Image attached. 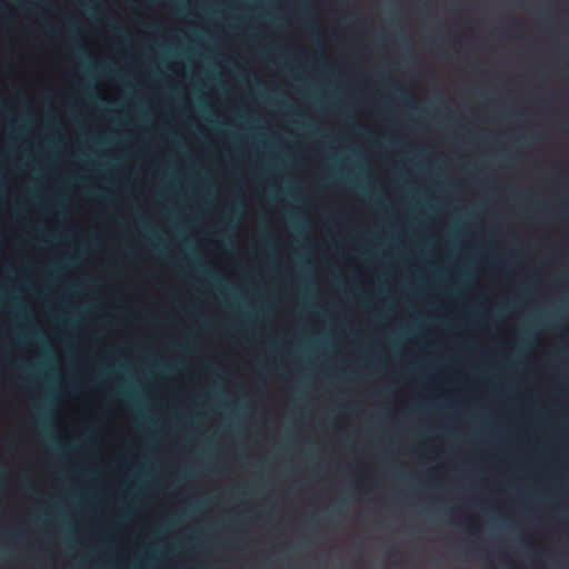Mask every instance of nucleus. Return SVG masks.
<instances>
[{
    "instance_id": "nucleus-4",
    "label": "nucleus",
    "mask_w": 569,
    "mask_h": 569,
    "mask_svg": "<svg viewBox=\"0 0 569 569\" xmlns=\"http://www.w3.org/2000/svg\"><path fill=\"white\" fill-rule=\"evenodd\" d=\"M533 569H541L537 562L533 563Z\"/></svg>"
},
{
    "instance_id": "nucleus-5",
    "label": "nucleus",
    "mask_w": 569,
    "mask_h": 569,
    "mask_svg": "<svg viewBox=\"0 0 569 569\" xmlns=\"http://www.w3.org/2000/svg\"><path fill=\"white\" fill-rule=\"evenodd\" d=\"M77 446L76 445H72L70 447H68V449H74Z\"/></svg>"
},
{
    "instance_id": "nucleus-3",
    "label": "nucleus",
    "mask_w": 569,
    "mask_h": 569,
    "mask_svg": "<svg viewBox=\"0 0 569 569\" xmlns=\"http://www.w3.org/2000/svg\"><path fill=\"white\" fill-rule=\"evenodd\" d=\"M80 52H81V53H87L86 48L81 46V47H80Z\"/></svg>"
},
{
    "instance_id": "nucleus-1",
    "label": "nucleus",
    "mask_w": 569,
    "mask_h": 569,
    "mask_svg": "<svg viewBox=\"0 0 569 569\" xmlns=\"http://www.w3.org/2000/svg\"><path fill=\"white\" fill-rule=\"evenodd\" d=\"M401 98L407 102L409 103L411 101L410 97L408 96L407 92L405 91H401Z\"/></svg>"
},
{
    "instance_id": "nucleus-2",
    "label": "nucleus",
    "mask_w": 569,
    "mask_h": 569,
    "mask_svg": "<svg viewBox=\"0 0 569 569\" xmlns=\"http://www.w3.org/2000/svg\"><path fill=\"white\" fill-rule=\"evenodd\" d=\"M468 531H470L471 533H475L477 531V528L476 527H468L467 528Z\"/></svg>"
}]
</instances>
